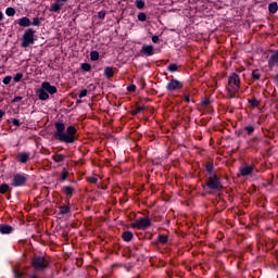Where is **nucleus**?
I'll return each instance as SVG.
<instances>
[{"label": "nucleus", "instance_id": "f257e3e1", "mask_svg": "<svg viewBox=\"0 0 278 278\" xmlns=\"http://www.w3.org/2000/svg\"><path fill=\"white\" fill-rule=\"evenodd\" d=\"M203 190H208V194H215V192H220L223 190V184L216 174H211V176L206 177Z\"/></svg>", "mask_w": 278, "mask_h": 278}, {"label": "nucleus", "instance_id": "f03ea898", "mask_svg": "<svg viewBox=\"0 0 278 278\" xmlns=\"http://www.w3.org/2000/svg\"><path fill=\"white\" fill-rule=\"evenodd\" d=\"M31 267L34 268L35 273H45L47 268H49V260L45 256L35 255L31 258Z\"/></svg>", "mask_w": 278, "mask_h": 278}, {"label": "nucleus", "instance_id": "7ed1b4c3", "mask_svg": "<svg viewBox=\"0 0 278 278\" xmlns=\"http://www.w3.org/2000/svg\"><path fill=\"white\" fill-rule=\"evenodd\" d=\"M34 42H36V30H34V28H28L22 36L21 47H23V49H27V47H31Z\"/></svg>", "mask_w": 278, "mask_h": 278}, {"label": "nucleus", "instance_id": "20e7f679", "mask_svg": "<svg viewBox=\"0 0 278 278\" xmlns=\"http://www.w3.org/2000/svg\"><path fill=\"white\" fill-rule=\"evenodd\" d=\"M75 134H77V128H75V126H68L66 128V132L61 136V142H65V144H73V142H75Z\"/></svg>", "mask_w": 278, "mask_h": 278}, {"label": "nucleus", "instance_id": "39448f33", "mask_svg": "<svg viewBox=\"0 0 278 278\" xmlns=\"http://www.w3.org/2000/svg\"><path fill=\"white\" fill-rule=\"evenodd\" d=\"M27 184V176L25 174H15L11 181L13 188H21Z\"/></svg>", "mask_w": 278, "mask_h": 278}, {"label": "nucleus", "instance_id": "423d86ee", "mask_svg": "<svg viewBox=\"0 0 278 278\" xmlns=\"http://www.w3.org/2000/svg\"><path fill=\"white\" fill-rule=\"evenodd\" d=\"M151 227V218L149 217H141L138 218L134 224V229H149Z\"/></svg>", "mask_w": 278, "mask_h": 278}, {"label": "nucleus", "instance_id": "0eeeda50", "mask_svg": "<svg viewBox=\"0 0 278 278\" xmlns=\"http://www.w3.org/2000/svg\"><path fill=\"white\" fill-rule=\"evenodd\" d=\"M228 88H232V92H238L240 90V76L238 74L233 73L228 78Z\"/></svg>", "mask_w": 278, "mask_h": 278}, {"label": "nucleus", "instance_id": "6e6552de", "mask_svg": "<svg viewBox=\"0 0 278 278\" xmlns=\"http://www.w3.org/2000/svg\"><path fill=\"white\" fill-rule=\"evenodd\" d=\"M54 127L56 129L54 132V138L55 140H59V142H62V136H64V129H66V125H64L62 122H56Z\"/></svg>", "mask_w": 278, "mask_h": 278}, {"label": "nucleus", "instance_id": "1a4fd4ad", "mask_svg": "<svg viewBox=\"0 0 278 278\" xmlns=\"http://www.w3.org/2000/svg\"><path fill=\"white\" fill-rule=\"evenodd\" d=\"M166 88L169 92H175V90H181L184 88V83L172 78L167 84Z\"/></svg>", "mask_w": 278, "mask_h": 278}, {"label": "nucleus", "instance_id": "9d476101", "mask_svg": "<svg viewBox=\"0 0 278 278\" xmlns=\"http://www.w3.org/2000/svg\"><path fill=\"white\" fill-rule=\"evenodd\" d=\"M253 170H255V165H244L239 168V176L249 177V175H253Z\"/></svg>", "mask_w": 278, "mask_h": 278}, {"label": "nucleus", "instance_id": "9b49d317", "mask_svg": "<svg viewBox=\"0 0 278 278\" xmlns=\"http://www.w3.org/2000/svg\"><path fill=\"white\" fill-rule=\"evenodd\" d=\"M41 88L45 89L48 94H55L58 92V87L51 85L49 81H43Z\"/></svg>", "mask_w": 278, "mask_h": 278}, {"label": "nucleus", "instance_id": "f8f14e48", "mask_svg": "<svg viewBox=\"0 0 278 278\" xmlns=\"http://www.w3.org/2000/svg\"><path fill=\"white\" fill-rule=\"evenodd\" d=\"M271 55L269 56L268 60V66L270 68V71H273V68H275V66H277L278 64V50H274L271 51Z\"/></svg>", "mask_w": 278, "mask_h": 278}, {"label": "nucleus", "instance_id": "ddd939ff", "mask_svg": "<svg viewBox=\"0 0 278 278\" xmlns=\"http://www.w3.org/2000/svg\"><path fill=\"white\" fill-rule=\"evenodd\" d=\"M140 53L142 55H147L148 58H151V55H153L155 53V50H154L153 46L143 45L141 47Z\"/></svg>", "mask_w": 278, "mask_h": 278}, {"label": "nucleus", "instance_id": "4468645a", "mask_svg": "<svg viewBox=\"0 0 278 278\" xmlns=\"http://www.w3.org/2000/svg\"><path fill=\"white\" fill-rule=\"evenodd\" d=\"M17 162H20L21 164H27V162L29 161V153L27 152H20L16 156Z\"/></svg>", "mask_w": 278, "mask_h": 278}, {"label": "nucleus", "instance_id": "2eb2a0df", "mask_svg": "<svg viewBox=\"0 0 278 278\" xmlns=\"http://www.w3.org/2000/svg\"><path fill=\"white\" fill-rule=\"evenodd\" d=\"M14 231V228L8 224H0V233L8 235L12 233Z\"/></svg>", "mask_w": 278, "mask_h": 278}, {"label": "nucleus", "instance_id": "dca6fc26", "mask_svg": "<svg viewBox=\"0 0 278 278\" xmlns=\"http://www.w3.org/2000/svg\"><path fill=\"white\" fill-rule=\"evenodd\" d=\"M17 25H20V27H29L31 25V21L29 17L25 16L17 21Z\"/></svg>", "mask_w": 278, "mask_h": 278}, {"label": "nucleus", "instance_id": "f3484780", "mask_svg": "<svg viewBox=\"0 0 278 278\" xmlns=\"http://www.w3.org/2000/svg\"><path fill=\"white\" fill-rule=\"evenodd\" d=\"M37 94L40 101H47L49 99V93L42 87L37 90Z\"/></svg>", "mask_w": 278, "mask_h": 278}, {"label": "nucleus", "instance_id": "a211bd4d", "mask_svg": "<svg viewBox=\"0 0 278 278\" xmlns=\"http://www.w3.org/2000/svg\"><path fill=\"white\" fill-rule=\"evenodd\" d=\"M62 192L66 197H73V194L75 193V189L71 186H65L62 188Z\"/></svg>", "mask_w": 278, "mask_h": 278}, {"label": "nucleus", "instance_id": "6ab92c4d", "mask_svg": "<svg viewBox=\"0 0 278 278\" xmlns=\"http://www.w3.org/2000/svg\"><path fill=\"white\" fill-rule=\"evenodd\" d=\"M104 77H106V79H112V77H114V67L112 66H108L104 68Z\"/></svg>", "mask_w": 278, "mask_h": 278}, {"label": "nucleus", "instance_id": "aec40b11", "mask_svg": "<svg viewBox=\"0 0 278 278\" xmlns=\"http://www.w3.org/2000/svg\"><path fill=\"white\" fill-rule=\"evenodd\" d=\"M122 238H123L124 242H131V240H134V232L125 231V232H123Z\"/></svg>", "mask_w": 278, "mask_h": 278}, {"label": "nucleus", "instance_id": "412c9836", "mask_svg": "<svg viewBox=\"0 0 278 278\" xmlns=\"http://www.w3.org/2000/svg\"><path fill=\"white\" fill-rule=\"evenodd\" d=\"M62 10V4L55 1V3H52L50 7V12H55L56 14H60V11Z\"/></svg>", "mask_w": 278, "mask_h": 278}, {"label": "nucleus", "instance_id": "4be33fe9", "mask_svg": "<svg viewBox=\"0 0 278 278\" xmlns=\"http://www.w3.org/2000/svg\"><path fill=\"white\" fill-rule=\"evenodd\" d=\"M52 160L53 162H56V163L64 162V160H66V155L56 153L52 155Z\"/></svg>", "mask_w": 278, "mask_h": 278}, {"label": "nucleus", "instance_id": "5701e85b", "mask_svg": "<svg viewBox=\"0 0 278 278\" xmlns=\"http://www.w3.org/2000/svg\"><path fill=\"white\" fill-rule=\"evenodd\" d=\"M268 10H269L270 14H277V11H278L277 2L269 3Z\"/></svg>", "mask_w": 278, "mask_h": 278}, {"label": "nucleus", "instance_id": "b1692460", "mask_svg": "<svg viewBox=\"0 0 278 278\" xmlns=\"http://www.w3.org/2000/svg\"><path fill=\"white\" fill-rule=\"evenodd\" d=\"M205 170L208 174L207 177H212V175H214V164L207 163L205 166Z\"/></svg>", "mask_w": 278, "mask_h": 278}, {"label": "nucleus", "instance_id": "393cba45", "mask_svg": "<svg viewBox=\"0 0 278 278\" xmlns=\"http://www.w3.org/2000/svg\"><path fill=\"white\" fill-rule=\"evenodd\" d=\"M66 179H68V169L64 167L60 176V181L64 182Z\"/></svg>", "mask_w": 278, "mask_h": 278}, {"label": "nucleus", "instance_id": "a878e982", "mask_svg": "<svg viewBox=\"0 0 278 278\" xmlns=\"http://www.w3.org/2000/svg\"><path fill=\"white\" fill-rule=\"evenodd\" d=\"M13 275L15 278H25V273L21 271L18 268H13Z\"/></svg>", "mask_w": 278, "mask_h": 278}, {"label": "nucleus", "instance_id": "bb28decb", "mask_svg": "<svg viewBox=\"0 0 278 278\" xmlns=\"http://www.w3.org/2000/svg\"><path fill=\"white\" fill-rule=\"evenodd\" d=\"M59 210L62 215L71 214V206H60Z\"/></svg>", "mask_w": 278, "mask_h": 278}, {"label": "nucleus", "instance_id": "cd10ccee", "mask_svg": "<svg viewBox=\"0 0 278 278\" xmlns=\"http://www.w3.org/2000/svg\"><path fill=\"white\" fill-rule=\"evenodd\" d=\"M179 66H177V64L172 63L167 66V71H169V73H177Z\"/></svg>", "mask_w": 278, "mask_h": 278}, {"label": "nucleus", "instance_id": "c85d7f7f", "mask_svg": "<svg viewBox=\"0 0 278 278\" xmlns=\"http://www.w3.org/2000/svg\"><path fill=\"white\" fill-rule=\"evenodd\" d=\"M8 190H10V185H8V184L0 185V194H5V192H8Z\"/></svg>", "mask_w": 278, "mask_h": 278}, {"label": "nucleus", "instance_id": "c756f323", "mask_svg": "<svg viewBox=\"0 0 278 278\" xmlns=\"http://www.w3.org/2000/svg\"><path fill=\"white\" fill-rule=\"evenodd\" d=\"M135 5L138 10H144V0H136Z\"/></svg>", "mask_w": 278, "mask_h": 278}, {"label": "nucleus", "instance_id": "7c9ffc66", "mask_svg": "<svg viewBox=\"0 0 278 278\" xmlns=\"http://www.w3.org/2000/svg\"><path fill=\"white\" fill-rule=\"evenodd\" d=\"M81 70L85 71L86 73H90L92 71V65H90L89 63H83Z\"/></svg>", "mask_w": 278, "mask_h": 278}, {"label": "nucleus", "instance_id": "2f4dec72", "mask_svg": "<svg viewBox=\"0 0 278 278\" xmlns=\"http://www.w3.org/2000/svg\"><path fill=\"white\" fill-rule=\"evenodd\" d=\"M157 242H161V244H166V242H168V237L165 235H160L157 237Z\"/></svg>", "mask_w": 278, "mask_h": 278}, {"label": "nucleus", "instance_id": "473e14b6", "mask_svg": "<svg viewBox=\"0 0 278 278\" xmlns=\"http://www.w3.org/2000/svg\"><path fill=\"white\" fill-rule=\"evenodd\" d=\"M5 14H7V16H14V14H16V10L12 7H9L5 10Z\"/></svg>", "mask_w": 278, "mask_h": 278}, {"label": "nucleus", "instance_id": "72a5a7b5", "mask_svg": "<svg viewBox=\"0 0 278 278\" xmlns=\"http://www.w3.org/2000/svg\"><path fill=\"white\" fill-rule=\"evenodd\" d=\"M90 60H91L92 62H97V60H99V52H97V51H91V52H90Z\"/></svg>", "mask_w": 278, "mask_h": 278}, {"label": "nucleus", "instance_id": "f704fd0d", "mask_svg": "<svg viewBox=\"0 0 278 278\" xmlns=\"http://www.w3.org/2000/svg\"><path fill=\"white\" fill-rule=\"evenodd\" d=\"M138 21H140L141 23H144V21H147V14L144 12H140L137 15Z\"/></svg>", "mask_w": 278, "mask_h": 278}, {"label": "nucleus", "instance_id": "c9c22d12", "mask_svg": "<svg viewBox=\"0 0 278 278\" xmlns=\"http://www.w3.org/2000/svg\"><path fill=\"white\" fill-rule=\"evenodd\" d=\"M260 77H262V75L260 74V70H254L252 72V79L257 80L260 79Z\"/></svg>", "mask_w": 278, "mask_h": 278}, {"label": "nucleus", "instance_id": "e433bc0d", "mask_svg": "<svg viewBox=\"0 0 278 278\" xmlns=\"http://www.w3.org/2000/svg\"><path fill=\"white\" fill-rule=\"evenodd\" d=\"M249 103H250L251 108H257V105H260V101H257L256 98L249 100Z\"/></svg>", "mask_w": 278, "mask_h": 278}, {"label": "nucleus", "instance_id": "4c0bfd02", "mask_svg": "<svg viewBox=\"0 0 278 278\" xmlns=\"http://www.w3.org/2000/svg\"><path fill=\"white\" fill-rule=\"evenodd\" d=\"M236 92H238V91H233V88L228 87V99H235Z\"/></svg>", "mask_w": 278, "mask_h": 278}, {"label": "nucleus", "instance_id": "58836bf2", "mask_svg": "<svg viewBox=\"0 0 278 278\" xmlns=\"http://www.w3.org/2000/svg\"><path fill=\"white\" fill-rule=\"evenodd\" d=\"M244 130L248 132V136H251L255 131V127L253 126H245Z\"/></svg>", "mask_w": 278, "mask_h": 278}, {"label": "nucleus", "instance_id": "ea45409f", "mask_svg": "<svg viewBox=\"0 0 278 278\" xmlns=\"http://www.w3.org/2000/svg\"><path fill=\"white\" fill-rule=\"evenodd\" d=\"M30 25H34L35 27H40V18L34 17L33 22H30Z\"/></svg>", "mask_w": 278, "mask_h": 278}, {"label": "nucleus", "instance_id": "a19ab883", "mask_svg": "<svg viewBox=\"0 0 278 278\" xmlns=\"http://www.w3.org/2000/svg\"><path fill=\"white\" fill-rule=\"evenodd\" d=\"M15 84H18V81H21V79H23V73H17L14 77H13Z\"/></svg>", "mask_w": 278, "mask_h": 278}, {"label": "nucleus", "instance_id": "79ce46f5", "mask_svg": "<svg viewBox=\"0 0 278 278\" xmlns=\"http://www.w3.org/2000/svg\"><path fill=\"white\" fill-rule=\"evenodd\" d=\"M9 123H12V125H14L15 127H21V121H18L17 118H11Z\"/></svg>", "mask_w": 278, "mask_h": 278}, {"label": "nucleus", "instance_id": "37998d69", "mask_svg": "<svg viewBox=\"0 0 278 278\" xmlns=\"http://www.w3.org/2000/svg\"><path fill=\"white\" fill-rule=\"evenodd\" d=\"M10 81H12V76H5L2 80V83L4 84V86H8L10 84Z\"/></svg>", "mask_w": 278, "mask_h": 278}, {"label": "nucleus", "instance_id": "c03bdc74", "mask_svg": "<svg viewBox=\"0 0 278 278\" xmlns=\"http://www.w3.org/2000/svg\"><path fill=\"white\" fill-rule=\"evenodd\" d=\"M88 94V90L87 89H83L79 93V99H84V97H87Z\"/></svg>", "mask_w": 278, "mask_h": 278}, {"label": "nucleus", "instance_id": "a18cd8bd", "mask_svg": "<svg viewBox=\"0 0 278 278\" xmlns=\"http://www.w3.org/2000/svg\"><path fill=\"white\" fill-rule=\"evenodd\" d=\"M98 18H100L101 21H103V18H105V11H100L98 13Z\"/></svg>", "mask_w": 278, "mask_h": 278}, {"label": "nucleus", "instance_id": "49530a36", "mask_svg": "<svg viewBox=\"0 0 278 278\" xmlns=\"http://www.w3.org/2000/svg\"><path fill=\"white\" fill-rule=\"evenodd\" d=\"M128 92H136V85H130L127 87Z\"/></svg>", "mask_w": 278, "mask_h": 278}, {"label": "nucleus", "instance_id": "de8ad7c7", "mask_svg": "<svg viewBox=\"0 0 278 278\" xmlns=\"http://www.w3.org/2000/svg\"><path fill=\"white\" fill-rule=\"evenodd\" d=\"M140 112H144V106H138L134 114H140Z\"/></svg>", "mask_w": 278, "mask_h": 278}, {"label": "nucleus", "instance_id": "09e8293b", "mask_svg": "<svg viewBox=\"0 0 278 278\" xmlns=\"http://www.w3.org/2000/svg\"><path fill=\"white\" fill-rule=\"evenodd\" d=\"M18 101H23V97L17 96L12 100V103H18Z\"/></svg>", "mask_w": 278, "mask_h": 278}, {"label": "nucleus", "instance_id": "8fccbe9b", "mask_svg": "<svg viewBox=\"0 0 278 278\" xmlns=\"http://www.w3.org/2000/svg\"><path fill=\"white\" fill-rule=\"evenodd\" d=\"M88 180H89V184H97V181H99V178L90 177Z\"/></svg>", "mask_w": 278, "mask_h": 278}, {"label": "nucleus", "instance_id": "3c124183", "mask_svg": "<svg viewBox=\"0 0 278 278\" xmlns=\"http://www.w3.org/2000/svg\"><path fill=\"white\" fill-rule=\"evenodd\" d=\"M152 42L157 43L160 42V37L157 35L152 37Z\"/></svg>", "mask_w": 278, "mask_h": 278}, {"label": "nucleus", "instance_id": "603ef678", "mask_svg": "<svg viewBox=\"0 0 278 278\" xmlns=\"http://www.w3.org/2000/svg\"><path fill=\"white\" fill-rule=\"evenodd\" d=\"M202 105H210V100L207 98H205L203 101H202Z\"/></svg>", "mask_w": 278, "mask_h": 278}, {"label": "nucleus", "instance_id": "864d4df0", "mask_svg": "<svg viewBox=\"0 0 278 278\" xmlns=\"http://www.w3.org/2000/svg\"><path fill=\"white\" fill-rule=\"evenodd\" d=\"M5 116V111L0 110V121H2V118Z\"/></svg>", "mask_w": 278, "mask_h": 278}, {"label": "nucleus", "instance_id": "5fc2aeb1", "mask_svg": "<svg viewBox=\"0 0 278 278\" xmlns=\"http://www.w3.org/2000/svg\"><path fill=\"white\" fill-rule=\"evenodd\" d=\"M68 0H56V3H60L61 5H64Z\"/></svg>", "mask_w": 278, "mask_h": 278}, {"label": "nucleus", "instance_id": "6e6d98bb", "mask_svg": "<svg viewBox=\"0 0 278 278\" xmlns=\"http://www.w3.org/2000/svg\"><path fill=\"white\" fill-rule=\"evenodd\" d=\"M185 101H186L187 103H190V96H186V97H185Z\"/></svg>", "mask_w": 278, "mask_h": 278}, {"label": "nucleus", "instance_id": "4d7b16f0", "mask_svg": "<svg viewBox=\"0 0 278 278\" xmlns=\"http://www.w3.org/2000/svg\"><path fill=\"white\" fill-rule=\"evenodd\" d=\"M276 84H278V74L274 77Z\"/></svg>", "mask_w": 278, "mask_h": 278}, {"label": "nucleus", "instance_id": "13d9d810", "mask_svg": "<svg viewBox=\"0 0 278 278\" xmlns=\"http://www.w3.org/2000/svg\"><path fill=\"white\" fill-rule=\"evenodd\" d=\"M28 278H38L36 275H28Z\"/></svg>", "mask_w": 278, "mask_h": 278}, {"label": "nucleus", "instance_id": "bf43d9fd", "mask_svg": "<svg viewBox=\"0 0 278 278\" xmlns=\"http://www.w3.org/2000/svg\"><path fill=\"white\" fill-rule=\"evenodd\" d=\"M0 103H3V98H0Z\"/></svg>", "mask_w": 278, "mask_h": 278}, {"label": "nucleus", "instance_id": "052dcab7", "mask_svg": "<svg viewBox=\"0 0 278 278\" xmlns=\"http://www.w3.org/2000/svg\"><path fill=\"white\" fill-rule=\"evenodd\" d=\"M76 103H81V100H77Z\"/></svg>", "mask_w": 278, "mask_h": 278}, {"label": "nucleus", "instance_id": "680f3d73", "mask_svg": "<svg viewBox=\"0 0 278 278\" xmlns=\"http://www.w3.org/2000/svg\"><path fill=\"white\" fill-rule=\"evenodd\" d=\"M276 257H277V260H278V252L276 253Z\"/></svg>", "mask_w": 278, "mask_h": 278}, {"label": "nucleus", "instance_id": "e2e57ef3", "mask_svg": "<svg viewBox=\"0 0 278 278\" xmlns=\"http://www.w3.org/2000/svg\"><path fill=\"white\" fill-rule=\"evenodd\" d=\"M123 1H127V0H123Z\"/></svg>", "mask_w": 278, "mask_h": 278}]
</instances>
